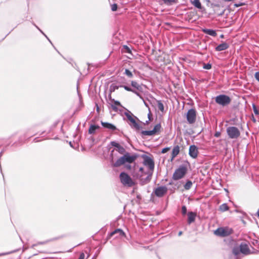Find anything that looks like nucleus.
Instances as JSON below:
<instances>
[{
    "label": "nucleus",
    "mask_w": 259,
    "mask_h": 259,
    "mask_svg": "<svg viewBox=\"0 0 259 259\" xmlns=\"http://www.w3.org/2000/svg\"><path fill=\"white\" fill-rule=\"evenodd\" d=\"M143 164L148 168L146 172L147 176L146 178H141L143 184L148 183L151 179L153 171L154 169V162L153 160L148 156H146L143 161Z\"/></svg>",
    "instance_id": "f257e3e1"
},
{
    "label": "nucleus",
    "mask_w": 259,
    "mask_h": 259,
    "mask_svg": "<svg viewBox=\"0 0 259 259\" xmlns=\"http://www.w3.org/2000/svg\"><path fill=\"white\" fill-rule=\"evenodd\" d=\"M136 155H131L129 153H125L123 155L119 158L115 163L113 164L114 167H119L125 163H132L136 159Z\"/></svg>",
    "instance_id": "f03ea898"
},
{
    "label": "nucleus",
    "mask_w": 259,
    "mask_h": 259,
    "mask_svg": "<svg viewBox=\"0 0 259 259\" xmlns=\"http://www.w3.org/2000/svg\"><path fill=\"white\" fill-rule=\"evenodd\" d=\"M187 171V169L186 166L184 165L180 166L178 168L176 169L173 174V180L177 181L182 179L186 175Z\"/></svg>",
    "instance_id": "7ed1b4c3"
},
{
    "label": "nucleus",
    "mask_w": 259,
    "mask_h": 259,
    "mask_svg": "<svg viewBox=\"0 0 259 259\" xmlns=\"http://www.w3.org/2000/svg\"><path fill=\"white\" fill-rule=\"evenodd\" d=\"M215 101L217 104L225 106L230 103L231 99L227 95H220L215 97Z\"/></svg>",
    "instance_id": "20e7f679"
},
{
    "label": "nucleus",
    "mask_w": 259,
    "mask_h": 259,
    "mask_svg": "<svg viewBox=\"0 0 259 259\" xmlns=\"http://www.w3.org/2000/svg\"><path fill=\"white\" fill-rule=\"evenodd\" d=\"M121 183L124 186L131 187L134 185L132 178L125 172H122L119 176Z\"/></svg>",
    "instance_id": "39448f33"
},
{
    "label": "nucleus",
    "mask_w": 259,
    "mask_h": 259,
    "mask_svg": "<svg viewBox=\"0 0 259 259\" xmlns=\"http://www.w3.org/2000/svg\"><path fill=\"white\" fill-rule=\"evenodd\" d=\"M232 233L233 230L228 227L219 228L214 232L216 235L221 237L228 236L231 235Z\"/></svg>",
    "instance_id": "423d86ee"
},
{
    "label": "nucleus",
    "mask_w": 259,
    "mask_h": 259,
    "mask_svg": "<svg viewBox=\"0 0 259 259\" xmlns=\"http://www.w3.org/2000/svg\"><path fill=\"white\" fill-rule=\"evenodd\" d=\"M226 131L230 139H237L240 135L239 129L235 126H229L227 128Z\"/></svg>",
    "instance_id": "0eeeda50"
},
{
    "label": "nucleus",
    "mask_w": 259,
    "mask_h": 259,
    "mask_svg": "<svg viewBox=\"0 0 259 259\" xmlns=\"http://www.w3.org/2000/svg\"><path fill=\"white\" fill-rule=\"evenodd\" d=\"M125 115L127 117V119L131 122L130 125L132 127L134 128L136 130H139L140 128V126L139 124L136 122L135 118V116H133L131 112L128 111L124 113Z\"/></svg>",
    "instance_id": "6e6552de"
},
{
    "label": "nucleus",
    "mask_w": 259,
    "mask_h": 259,
    "mask_svg": "<svg viewBox=\"0 0 259 259\" xmlns=\"http://www.w3.org/2000/svg\"><path fill=\"white\" fill-rule=\"evenodd\" d=\"M161 128V126L160 123H158L156 124L154 128L151 131H142L141 132V134L143 136H153L157 134H158L160 131Z\"/></svg>",
    "instance_id": "1a4fd4ad"
},
{
    "label": "nucleus",
    "mask_w": 259,
    "mask_h": 259,
    "mask_svg": "<svg viewBox=\"0 0 259 259\" xmlns=\"http://www.w3.org/2000/svg\"><path fill=\"white\" fill-rule=\"evenodd\" d=\"M196 112L194 109H190L187 113V120L189 124H193L196 121Z\"/></svg>",
    "instance_id": "9d476101"
},
{
    "label": "nucleus",
    "mask_w": 259,
    "mask_h": 259,
    "mask_svg": "<svg viewBox=\"0 0 259 259\" xmlns=\"http://www.w3.org/2000/svg\"><path fill=\"white\" fill-rule=\"evenodd\" d=\"M167 192V188L165 186L158 187L154 191L155 195L158 197H161L163 196Z\"/></svg>",
    "instance_id": "9b49d317"
},
{
    "label": "nucleus",
    "mask_w": 259,
    "mask_h": 259,
    "mask_svg": "<svg viewBox=\"0 0 259 259\" xmlns=\"http://www.w3.org/2000/svg\"><path fill=\"white\" fill-rule=\"evenodd\" d=\"M240 251L245 255L250 254L251 252L248 244L245 242H242L240 245Z\"/></svg>",
    "instance_id": "f8f14e48"
},
{
    "label": "nucleus",
    "mask_w": 259,
    "mask_h": 259,
    "mask_svg": "<svg viewBox=\"0 0 259 259\" xmlns=\"http://www.w3.org/2000/svg\"><path fill=\"white\" fill-rule=\"evenodd\" d=\"M198 154L197 147L195 145H191L189 147V154L193 158H197Z\"/></svg>",
    "instance_id": "ddd939ff"
},
{
    "label": "nucleus",
    "mask_w": 259,
    "mask_h": 259,
    "mask_svg": "<svg viewBox=\"0 0 259 259\" xmlns=\"http://www.w3.org/2000/svg\"><path fill=\"white\" fill-rule=\"evenodd\" d=\"M147 171H145L144 168L140 167L139 169V171L137 174V178L139 180L140 184L142 185H145L146 184H143L141 178H146L147 176L146 172Z\"/></svg>",
    "instance_id": "4468645a"
},
{
    "label": "nucleus",
    "mask_w": 259,
    "mask_h": 259,
    "mask_svg": "<svg viewBox=\"0 0 259 259\" xmlns=\"http://www.w3.org/2000/svg\"><path fill=\"white\" fill-rule=\"evenodd\" d=\"M101 123L104 128H107L109 131H111L112 132L118 131V130L117 129L116 127L112 123L103 121H101Z\"/></svg>",
    "instance_id": "2eb2a0df"
},
{
    "label": "nucleus",
    "mask_w": 259,
    "mask_h": 259,
    "mask_svg": "<svg viewBox=\"0 0 259 259\" xmlns=\"http://www.w3.org/2000/svg\"><path fill=\"white\" fill-rule=\"evenodd\" d=\"M131 85L132 86V87L136 89L138 91L141 92H142L143 91V84H140L135 80H132L131 81Z\"/></svg>",
    "instance_id": "dca6fc26"
},
{
    "label": "nucleus",
    "mask_w": 259,
    "mask_h": 259,
    "mask_svg": "<svg viewBox=\"0 0 259 259\" xmlns=\"http://www.w3.org/2000/svg\"><path fill=\"white\" fill-rule=\"evenodd\" d=\"M229 47V45L226 42H223L215 47L217 51H222L227 50Z\"/></svg>",
    "instance_id": "f3484780"
},
{
    "label": "nucleus",
    "mask_w": 259,
    "mask_h": 259,
    "mask_svg": "<svg viewBox=\"0 0 259 259\" xmlns=\"http://www.w3.org/2000/svg\"><path fill=\"white\" fill-rule=\"evenodd\" d=\"M114 150H116V151L118 152L121 154H124L125 152V149L123 147L121 146V145L119 146L117 148H115L114 149L111 151V157L112 161H113V153L114 152Z\"/></svg>",
    "instance_id": "a211bd4d"
},
{
    "label": "nucleus",
    "mask_w": 259,
    "mask_h": 259,
    "mask_svg": "<svg viewBox=\"0 0 259 259\" xmlns=\"http://www.w3.org/2000/svg\"><path fill=\"white\" fill-rule=\"evenodd\" d=\"M196 217V213L192 211L189 212L188 213V223L191 224L195 221V218Z\"/></svg>",
    "instance_id": "6ab92c4d"
},
{
    "label": "nucleus",
    "mask_w": 259,
    "mask_h": 259,
    "mask_svg": "<svg viewBox=\"0 0 259 259\" xmlns=\"http://www.w3.org/2000/svg\"><path fill=\"white\" fill-rule=\"evenodd\" d=\"M117 234V236H116V237H120V236H124L125 235V233L124 232L120 229H117L115 230L114 231L110 233V236H113V235Z\"/></svg>",
    "instance_id": "aec40b11"
},
{
    "label": "nucleus",
    "mask_w": 259,
    "mask_h": 259,
    "mask_svg": "<svg viewBox=\"0 0 259 259\" xmlns=\"http://www.w3.org/2000/svg\"><path fill=\"white\" fill-rule=\"evenodd\" d=\"M180 152V147L178 145L175 146L172 150L171 160L176 157Z\"/></svg>",
    "instance_id": "412c9836"
},
{
    "label": "nucleus",
    "mask_w": 259,
    "mask_h": 259,
    "mask_svg": "<svg viewBox=\"0 0 259 259\" xmlns=\"http://www.w3.org/2000/svg\"><path fill=\"white\" fill-rule=\"evenodd\" d=\"M202 31L208 35L212 36H215L217 35L216 31L214 30L213 29H203Z\"/></svg>",
    "instance_id": "4be33fe9"
},
{
    "label": "nucleus",
    "mask_w": 259,
    "mask_h": 259,
    "mask_svg": "<svg viewBox=\"0 0 259 259\" xmlns=\"http://www.w3.org/2000/svg\"><path fill=\"white\" fill-rule=\"evenodd\" d=\"M99 128L100 126L99 125L92 124L89 127V133L90 134H93L95 133L96 131Z\"/></svg>",
    "instance_id": "5701e85b"
},
{
    "label": "nucleus",
    "mask_w": 259,
    "mask_h": 259,
    "mask_svg": "<svg viewBox=\"0 0 259 259\" xmlns=\"http://www.w3.org/2000/svg\"><path fill=\"white\" fill-rule=\"evenodd\" d=\"M191 3L196 8L201 9L202 6L199 0H191Z\"/></svg>",
    "instance_id": "b1692460"
},
{
    "label": "nucleus",
    "mask_w": 259,
    "mask_h": 259,
    "mask_svg": "<svg viewBox=\"0 0 259 259\" xmlns=\"http://www.w3.org/2000/svg\"><path fill=\"white\" fill-rule=\"evenodd\" d=\"M192 182L191 181H187L186 184L184 185V187L185 190H189L192 186Z\"/></svg>",
    "instance_id": "393cba45"
},
{
    "label": "nucleus",
    "mask_w": 259,
    "mask_h": 259,
    "mask_svg": "<svg viewBox=\"0 0 259 259\" xmlns=\"http://www.w3.org/2000/svg\"><path fill=\"white\" fill-rule=\"evenodd\" d=\"M157 103V107L159 110L161 112H163L164 111V106L163 103L160 100H156Z\"/></svg>",
    "instance_id": "a878e982"
},
{
    "label": "nucleus",
    "mask_w": 259,
    "mask_h": 259,
    "mask_svg": "<svg viewBox=\"0 0 259 259\" xmlns=\"http://www.w3.org/2000/svg\"><path fill=\"white\" fill-rule=\"evenodd\" d=\"M229 209V207L226 203H223L220 206V210L223 212Z\"/></svg>",
    "instance_id": "bb28decb"
},
{
    "label": "nucleus",
    "mask_w": 259,
    "mask_h": 259,
    "mask_svg": "<svg viewBox=\"0 0 259 259\" xmlns=\"http://www.w3.org/2000/svg\"><path fill=\"white\" fill-rule=\"evenodd\" d=\"M124 74L126 75L129 78H132L133 77V74L132 72L127 69H125Z\"/></svg>",
    "instance_id": "cd10ccee"
},
{
    "label": "nucleus",
    "mask_w": 259,
    "mask_h": 259,
    "mask_svg": "<svg viewBox=\"0 0 259 259\" xmlns=\"http://www.w3.org/2000/svg\"><path fill=\"white\" fill-rule=\"evenodd\" d=\"M167 5H171L176 2V0H162Z\"/></svg>",
    "instance_id": "c85d7f7f"
},
{
    "label": "nucleus",
    "mask_w": 259,
    "mask_h": 259,
    "mask_svg": "<svg viewBox=\"0 0 259 259\" xmlns=\"http://www.w3.org/2000/svg\"><path fill=\"white\" fill-rule=\"evenodd\" d=\"M203 68V69H207V70L210 69L211 68V64L210 63H207V64L204 63Z\"/></svg>",
    "instance_id": "c756f323"
},
{
    "label": "nucleus",
    "mask_w": 259,
    "mask_h": 259,
    "mask_svg": "<svg viewBox=\"0 0 259 259\" xmlns=\"http://www.w3.org/2000/svg\"><path fill=\"white\" fill-rule=\"evenodd\" d=\"M120 87L123 88L127 91H129V92L133 91V89H132L131 88L129 87L128 86H126V85H120Z\"/></svg>",
    "instance_id": "7c9ffc66"
},
{
    "label": "nucleus",
    "mask_w": 259,
    "mask_h": 259,
    "mask_svg": "<svg viewBox=\"0 0 259 259\" xmlns=\"http://www.w3.org/2000/svg\"><path fill=\"white\" fill-rule=\"evenodd\" d=\"M252 108H253V110L254 113L256 115H258L259 112H258L256 106L254 104L252 105Z\"/></svg>",
    "instance_id": "2f4dec72"
},
{
    "label": "nucleus",
    "mask_w": 259,
    "mask_h": 259,
    "mask_svg": "<svg viewBox=\"0 0 259 259\" xmlns=\"http://www.w3.org/2000/svg\"><path fill=\"white\" fill-rule=\"evenodd\" d=\"M151 117H152V113H151V112L150 111H149L148 114V120H146L145 123V124H148V123H149V121L150 120H151Z\"/></svg>",
    "instance_id": "473e14b6"
},
{
    "label": "nucleus",
    "mask_w": 259,
    "mask_h": 259,
    "mask_svg": "<svg viewBox=\"0 0 259 259\" xmlns=\"http://www.w3.org/2000/svg\"><path fill=\"white\" fill-rule=\"evenodd\" d=\"M132 92H133V93L135 94L137 96L139 97L141 99L143 100V98L140 94V93L137 91V90L133 89V91Z\"/></svg>",
    "instance_id": "72a5a7b5"
},
{
    "label": "nucleus",
    "mask_w": 259,
    "mask_h": 259,
    "mask_svg": "<svg viewBox=\"0 0 259 259\" xmlns=\"http://www.w3.org/2000/svg\"><path fill=\"white\" fill-rule=\"evenodd\" d=\"M111 145L114 147H115V148H117V147H118L119 146H120L119 145V144H118V143L115 142V141H112L111 142Z\"/></svg>",
    "instance_id": "f704fd0d"
},
{
    "label": "nucleus",
    "mask_w": 259,
    "mask_h": 259,
    "mask_svg": "<svg viewBox=\"0 0 259 259\" xmlns=\"http://www.w3.org/2000/svg\"><path fill=\"white\" fill-rule=\"evenodd\" d=\"M182 213L183 215H185L187 213V207L185 205L182 207Z\"/></svg>",
    "instance_id": "c9c22d12"
},
{
    "label": "nucleus",
    "mask_w": 259,
    "mask_h": 259,
    "mask_svg": "<svg viewBox=\"0 0 259 259\" xmlns=\"http://www.w3.org/2000/svg\"><path fill=\"white\" fill-rule=\"evenodd\" d=\"M111 10L112 11H115L117 9V5L116 4H113L111 6Z\"/></svg>",
    "instance_id": "e433bc0d"
},
{
    "label": "nucleus",
    "mask_w": 259,
    "mask_h": 259,
    "mask_svg": "<svg viewBox=\"0 0 259 259\" xmlns=\"http://www.w3.org/2000/svg\"><path fill=\"white\" fill-rule=\"evenodd\" d=\"M233 253L236 255H238L239 253L238 248L237 247H234L233 249Z\"/></svg>",
    "instance_id": "4c0bfd02"
},
{
    "label": "nucleus",
    "mask_w": 259,
    "mask_h": 259,
    "mask_svg": "<svg viewBox=\"0 0 259 259\" xmlns=\"http://www.w3.org/2000/svg\"><path fill=\"white\" fill-rule=\"evenodd\" d=\"M170 149V147H165L162 150L161 153H165L167 152L168 150H169Z\"/></svg>",
    "instance_id": "58836bf2"
},
{
    "label": "nucleus",
    "mask_w": 259,
    "mask_h": 259,
    "mask_svg": "<svg viewBox=\"0 0 259 259\" xmlns=\"http://www.w3.org/2000/svg\"><path fill=\"white\" fill-rule=\"evenodd\" d=\"M244 5V3H235V4H234V6H235V7H240V6H243V5Z\"/></svg>",
    "instance_id": "ea45409f"
},
{
    "label": "nucleus",
    "mask_w": 259,
    "mask_h": 259,
    "mask_svg": "<svg viewBox=\"0 0 259 259\" xmlns=\"http://www.w3.org/2000/svg\"><path fill=\"white\" fill-rule=\"evenodd\" d=\"M254 77H255V79L259 82V71L256 72L255 73Z\"/></svg>",
    "instance_id": "a19ab883"
},
{
    "label": "nucleus",
    "mask_w": 259,
    "mask_h": 259,
    "mask_svg": "<svg viewBox=\"0 0 259 259\" xmlns=\"http://www.w3.org/2000/svg\"><path fill=\"white\" fill-rule=\"evenodd\" d=\"M221 136V133L220 132H217L214 134V137L218 138L220 137Z\"/></svg>",
    "instance_id": "79ce46f5"
},
{
    "label": "nucleus",
    "mask_w": 259,
    "mask_h": 259,
    "mask_svg": "<svg viewBox=\"0 0 259 259\" xmlns=\"http://www.w3.org/2000/svg\"><path fill=\"white\" fill-rule=\"evenodd\" d=\"M52 240H53V239L50 240H47V241H46L44 242H38L37 244H44L47 243L49 242V241H52Z\"/></svg>",
    "instance_id": "37998d69"
},
{
    "label": "nucleus",
    "mask_w": 259,
    "mask_h": 259,
    "mask_svg": "<svg viewBox=\"0 0 259 259\" xmlns=\"http://www.w3.org/2000/svg\"><path fill=\"white\" fill-rule=\"evenodd\" d=\"M84 256H85L84 254L83 253H81L79 255V259H84Z\"/></svg>",
    "instance_id": "c03bdc74"
},
{
    "label": "nucleus",
    "mask_w": 259,
    "mask_h": 259,
    "mask_svg": "<svg viewBox=\"0 0 259 259\" xmlns=\"http://www.w3.org/2000/svg\"><path fill=\"white\" fill-rule=\"evenodd\" d=\"M125 167L127 169H131V165L130 164H126L125 165Z\"/></svg>",
    "instance_id": "a18cd8bd"
},
{
    "label": "nucleus",
    "mask_w": 259,
    "mask_h": 259,
    "mask_svg": "<svg viewBox=\"0 0 259 259\" xmlns=\"http://www.w3.org/2000/svg\"><path fill=\"white\" fill-rule=\"evenodd\" d=\"M143 102H144V103L145 105L147 107H148V108L149 111H150V108H149V106H148V104H147V103L144 101V99L143 100Z\"/></svg>",
    "instance_id": "49530a36"
},
{
    "label": "nucleus",
    "mask_w": 259,
    "mask_h": 259,
    "mask_svg": "<svg viewBox=\"0 0 259 259\" xmlns=\"http://www.w3.org/2000/svg\"><path fill=\"white\" fill-rule=\"evenodd\" d=\"M36 27L42 33L44 34L46 37L48 38V39L49 40L50 42H51L50 40L47 37V36L43 33V32L40 30L37 26H36Z\"/></svg>",
    "instance_id": "de8ad7c7"
},
{
    "label": "nucleus",
    "mask_w": 259,
    "mask_h": 259,
    "mask_svg": "<svg viewBox=\"0 0 259 259\" xmlns=\"http://www.w3.org/2000/svg\"><path fill=\"white\" fill-rule=\"evenodd\" d=\"M114 104H115V105H117V106L120 105V102H118V101H117L114 102Z\"/></svg>",
    "instance_id": "09e8293b"
},
{
    "label": "nucleus",
    "mask_w": 259,
    "mask_h": 259,
    "mask_svg": "<svg viewBox=\"0 0 259 259\" xmlns=\"http://www.w3.org/2000/svg\"><path fill=\"white\" fill-rule=\"evenodd\" d=\"M112 109L114 110H117V108L114 106V105H112Z\"/></svg>",
    "instance_id": "8fccbe9b"
},
{
    "label": "nucleus",
    "mask_w": 259,
    "mask_h": 259,
    "mask_svg": "<svg viewBox=\"0 0 259 259\" xmlns=\"http://www.w3.org/2000/svg\"><path fill=\"white\" fill-rule=\"evenodd\" d=\"M113 88H114V90L118 89V87H117V86L113 87Z\"/></svg>",
    "instance_id": "3c124183"
},
{
    "label": "nucleus",
    "mask_w": 259,
    "mask_h": 259,
    "mask_svg": "<svg viewBox=\"0 0 259 259\" xmlns=\"http://www.w3.org/2000/svg\"><path fill=\"white\" fill-rule=\"evenodd\" d=\"M182 232L181 231L179 232V236L181 235H182Z\"/></svg>",
    "instance_id": "603ef678"
},
{
    "label": "nucleus",
    "mask_w": 259,
    "mask_h": 259,
    "mask_svg": "<svg viewBox=\"0 0 259 259\" xmlns=\"http://www.w3.org/2000/svg\"><path fill=\"white\" fill-rule=\"evenodd\" d=\"M7 253H2V254H0V255H5Z\"/></svg>",
    "instance_id": "864d4df0"
},
{
    "label": "nucleus",
    "mask_w": 259,
    "mask_h": 259,
    "mask_svg": "<svg viewBox=\"0 0 259 259\" xmlns=\"http://www.w3.org/2000/svg\"><path fill=\"white\" fill-rule=\"evenodd\" d=\"M221 37L223 38V37H224V35L222 34V35H221Z\"/></svg>",
    "instance_id": "5fc2aeb1"
},
{
    "label": "nucleus",
    "mask_w": 259,
    "mask_h": 259,
    "mask_svg": "<svg viewBox=\"0 0 259 259\" xmlns=\"http://www.w3.org/2000/svg\"><path fill=\"white\" fill-rule=\"evenodd\" d=\"M97 110L99 111V107L98 106H97Z\"/></svg>",
    "instance_id": "6e6d98bb"
},
{
    "label": "nucleus",
    "mask_w": 259,
    "mask_h": 259,
    "mask_svg": "<svg viewBox=\"0 0 259 259\" xmlns=\"http://www.w3.org/2000/svg\"><path fill=\"white\" fill-rule=\"evenodd\" d=\"M69 144H70V145L71 147L72 146V145H71V142L69 143Z\"/></svg>",
    "instance_id": "4d7b16f0"
}]
</instances>
